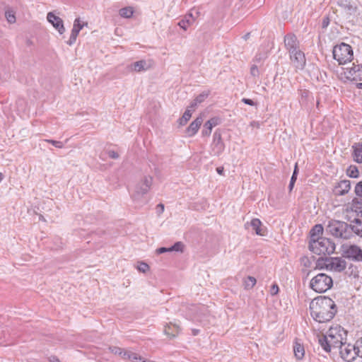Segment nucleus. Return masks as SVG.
Returning <instances> with one entry per match:
<instances>
[{
  "mask_svg": "<svg viewBox=\"0 0 362 362\" xmlns=\"http://www.w3.org/2000/svg\"><path fill=\"white\" fill-rule=\"evenodd\" d=\"M310 315L313 318L324 323L330 321L337 313V305L334 301L327 296H319L310 303Z\"/></svg>",
  "mask_w": 362,
  "mask_h": 362,
  "instance_id": "f257e3e1",
  "label": "nucleus"
},
{
  "mask_svg": "<svg viewBox=\"0 0 362 362\" xmlns=\"http://www.w3.org/2000/svg\"><path fill=\"white\" fill-rule=\"evenodd\" d=\"M343 334L346 333L340 326L331 327L326 335L319 337L318 342L326 352H330L332 348H339L344 343Z\"/></svg>",
  "mask_w": 362,
  "mask_h": 362,
  "instance_id": "f03ea898",
  "label": "nucleus"
},
{
  "mask_svg": "<svg viewBox=\"0 0 362 362\" xmlns=\"http://www.w3.org/2000/svg\"><path fill=\"white\" fill-rule=\"evenodd\" d=\"M326 233L339 240L351 239V224L347 222L332 219L325 226Z\"/></svg>",
  "mask_w": 362,
  "mask_h": 362,
  "instance_id": "7ed1b4c3",
  "label": "nucleus"
},
{
  "mask_svg": "<svg viewBox=\"0 0 362 362\" xmlns=\"http://www.w3.org/2000/svg\"><path fill=\"white\" fill-rule=\"evenodd\" d=\"M335 248V243L329 238L325 237L316 240V241L309 242L310 250L318 255L332 254Z\"/></svg>",
  "mask_w": 362,
  "mask_h": 362,
  "instance_id": "20e7f679",
  "label": "nucleus"
},
{
  "mask_svg": "<svg viewBox=\"0 0 362 362\" xmlns=\"http://www.w3.org/2000/svg\"><path fill=\"white\" fill-rule=\"evenodd\" d=\"M333 286L332 278L325 273H319L310 281V288L317 293H325Z\"/></svg>",
  "mask_w": 362,
  "mask_h": 362,
  "instance_id": "39448f33",
  "label": "nucleus"
},
{
  "mask_svg": "<svg viewBox=\"0 0 362 362\" xmlns=\"http://www.w3.org/2000/svg\"><path fill=\"white\" fill-rule=\"evenodd\" d=\"M318 269H327L337 272L344 271L346 267V262L341 257L319 258L316 263Z\"/></svg>",
  "mask_w": 362,
  "mask_h": 362,
  "instance_id": "423d86ee",
  "label": "nucleus"
},
{
  "mask_svg": "<svg viewBox=\"0 0 362 362\" xmlns=\"http://www.w3.org/2000/svg\"><path fill=\"white\" fill-rule=\"evenodd\" d=\"M333 57L339 64H345L350 62L354 57L351 47L344 42H341L334 47L332 50Z\"/></svg>",
  "mask_w": 362,
  "mask_h": 362,
  "instance_id": "0eeeda50",
  "label": "nucleus"
},
{
  "mask_svg": "<svg viewBox=\"0 0 362 362\" xmlns=\"http://www.w3.org/2000/svg\"><path fill=\"white\" fill-rule=\"evenodd\" d=\"M152 183L153 177L151 176H144V178L136 185L135 192L132 195L134 202H139L143 196L150 190Z\"/></svg>",
  "mask_w": 362,
  "mask_h": 362,
  "instance_id": "6e6552de",
  "label": "nucleus"
},
{
  "mask_svg": "<svg viewBox=\"0 0 362 362\" xmlns=\"http://www.w3.org/2000/svg\"><path fill=\"white\" fill-rule=\"evenodd\" d=\"M341 254L343 257L349 260L356 262H362V249L356 245H343Z\"/></svg>",
  "mask_w": 362,
  "mask_h": 362,
  "instance_id": "1a4fd4ad",
  "label": "nucleus"
},
{
  "mask_svg": "<svg viewBox=\"0 0 362 362\" xmlns=\"http://www.w3.org/2000/svg\"><path fill=\"white\" fill-rule=\"evenodd\" d=\"M339 349L341 358L346 362H352L358 356L356 350V342L354 344L344 342Z\"/></svg>",
  "mask_w": 362,
  "mask_h": 362,
  "instance_id": "9d476101",
  "label": "nucleus"
},
{
  "mask_svg": "<svg viewBox=\"0 0 362 362\" xmlns=\"http://www.w3.org/2000/svg\"><path fill=\"white\" fill-rule=\"evenodd\" d=\"M290 59L293 65L298 69H303L305 65L306 59L304 53L298 49L289 52Z\"/></svg>",
  "mask_w": 362,
  "mask_h": 362,
  "instance_id": "9b49d317",
  "label": "nucleus"
},
{
  "mask_svg": "<svg viewBox=\"0 0 362 362\" xmlns=\"http://www.w3.org/2000/svg\"><path fill=\"white\" fill-rule=\"evenodd\" d=\"M212 151L214 156H219L224 150L225 145L222 140L220 130L215 131L213 135Z\"/></svg>",
  "mask_w": 362,
  "mask_h": 362,
  "instance_id": "f8f14e48",
  "label": "nucleus"
},
{
  "mask_svg": "<svg viewBox=\"0 0 362 362\" xmlns=\"http://www.w3.org/2000/svg\"><path fill=\"white\" fill-rule=\"evenodd\" d=\"M47 21L58 30L59 33L62 35L65 32L63 21L59 16L54 15L52 12H49L47 16Z\"/></svg>",
  "mask_w": 362,
  "mask_h": 362,
  "instance_id": "ddd939ff",
  "label": "nucleus"
},
{
  "mask_svg": "<svg viewBox=\"0 0 362 362\" xmlns=\"http://www.w3.org/2000/svg\"><path fill=\"white\" fill-rule=\"evenodd\" d=\"M284 44L288 53L299 49V42L294 34L289 33L284 37Z\"/></svg>",
  "mask_w": 362,
  "mask_h": 362,
  "instance_id": "4468645a",
  "label": "nucleus"
},
{
  "mask_svg": "<svg viewBox=\"0 0 362 362\" xmlns=\"http://www.w3.org/2000/svg\"><path fill=\"white\" fill-rule=\"evenodd\" d=\"M203 122L202 116L197 117L193 122H191L189 126L186 129V134L188 136H193L198 132L200 126Z\"/></svg>",
  "mask_w": 362,
  "mask_h": 362,
  "instance_id": "2eb2a0df",
  "label": "nucleus"
},
{
  "mask_svg": "<svg viewBox=\"0 0 362 362\" xmlns=\"http://www.w3.org/2000/svg\"><path fill=\"white\" fill-rule=\"evenodd\" d=\"M351 189V182L349 180H341L335 186L334 193L337 195H344L349 192Z\"/></svg>",
  "mask_w": 362,
  "mask_h": 362,
  "instance_id": "dca6fc26",
  "label": "nucleus"
},
{
  "mask_svg": "<svg viewBox=\"0 0 362 362\" xmlns=\"http://www.w3.org/2000/svg\"><path fill=\"white\" fill-rule=\"evenodd\" d=\"M351 238L355 235L362 238V219L354 218L351 221Z\"/></svg>",
  "mask_w": 362,
  "mask_h": 362,
  "instance_id": "f3484780",
  "label": "nucleus"
},
{
  "mask_svg": "<svg viewBox=\"0 0 362 362\" xmlns=\"http://www.w3.org/2000/svg\"><path fill=\"white\" fill-rule=\"evenodd\" d=\"M324 228L321 224H316L311 229L310 234V238L309 242H312L313 240H318L322 238L321 235L323 233Z\"/></svg>",
  "mask_w": 362,
  "mask_h": 362,
  "instance_id": "a211bd4d",
  "label": "nucleus"
},
{
  "mask_svg": "<svg viewBox=\"0 0 362 362\" xmlns=\"http://www.w3.org/2000/svg\"><path fill=\"white\" fill-rule=\"evenodd\" d=\"M293 353L296 360H302L305 356V349L302 344L296 341L293 344Z\"/></svg>",
  "mask_w": 362,
  "mask_h": 362,
  "instance_id": "6ab92c4d",
  "label": "nucleus"
},
{
  "mask_svg": "<svg viewBox=\"0 0 362 362\" xmlns=\"http://www.w3.org/2000/svg\"><path fill=\"white\" fill-rule=\"evenodd\" d=\"M248 226H250L252 227V230H254L255 231L256 234L259 235H264V233L262 232V230L261 228L262 222L260 221L259 219H258V218L252 219L250 223L247 222L245 224V226L246 228L248 227Z\"/></svg>",
  "mask_w": 362,
  "mask_h": 362,
  "instance_id": "aec40b11",
  "label": "nucleus"
},
{
  "mask_svg": "<svg viewBox=\"0 0 362 362\" xmlns=\"http://www.w3.org/2000/svg\"><path fill=\"white\" fill-rule=\"evenodd\" d=\"M338 5L350 11L357 9L356 0H338Z\"/></svg>",
  "mask_w": 362,
  "mask_h": 362,
  "instance_id": "412c9836",
  "label": "nucleus"
},
{
  "mask_svg": "<svg viewBox=\"0 0 362 362\" xmlns=\"http://www.w3.org/2000/svg\"><path fill=\"white\" fill-rule=\"evenodd\" d=\"M131 66L133 71L140 72L148 70L150 68V64L146 60H140L133 63Z\"/></svg>",
  "mask_w": 362,
  "mask_h": 362,
  "instance_id": "4be33fe9",
  "label": "nucleus"
},
{
  "mask_svg": "<svg viewBox=\"0 0 362 362\" xmlns=\"http://www.w3.org/2000/svg\"><path fill=\"white\" fill-rule=\"evenodd\" d=\"M352 148L354 160L358 163H362V144H356Z\"/></svg>",
  "mask_w": 362,
  "mask_h": 362,
  "instance_id": "5701e85b",
  "label": "nucleus"
},
{
  "mask_svg": "<svg viewBox=\"0 0 362 362\" xmlns=\"http://www.w3.org/2000/svg\"><path fill=\"white\" fill-rule=\"evenodd\" d=\"M195 21V18L193 16L192 13H189L187 15L184 19L181 20L178 23V25L186 30L187 28L192 25Z\"/></svg>",
  "mask_w": 362,
  "mask_h": 362,
  "instance_id": "b1692460",
  "label": "nucleus"
},
{
  "mask_svg": "<svg viewBox=\"0 0 362 362\" xmlns=\"http://www.w3.org/2000/svg\"><path fill=\"white\" fill-rule=\"evenodd\" d=\"M180 332V327L176 324H170L165 327L164 332L170 337H176Z\"/></svg>",
  "mask_w": 362,
  "mask_h": 362,
  "instance_id": "393cba45",
  "label": "nucleus"
},
{
  "mask_svg": "<svg viewBox=\"0 0 362 362\" xmlns=\"http://www.w3.org/2000/svg\"><path fill=\"white\" fill-rule=\"evenodd\" d=\"M209 93L208 92H203L200 93L199 95H197L195 99L192 102L191 105L188 107L190 110L192 111L195 110L196 107L204 102L205 99L208 97Z\"/></svg>",
  "mask_w": 362,
  "mask_h": 362,
  "instance_id": "a878e982",
  "label": "nucleus"
},
{
  "mask_svg": "<svg viewBox=\"0 0 362 362\" xmlns=\"http://www.w3.org/2000/svg\"><path fill=\"white\" fill-rule=\"evenodd\" d=\"M119 13L122 17L129 18L133 16L134 9L131 6L124 7L119 11Z\"/></svg>",
  "mask_w": 362,
  "mask_h": 362,
  "instance_id": "bb28decb",
  "label": "nucleus"
},
{
  "mask_svg": "<svg viewBox=\"0 0 362 362\" xmlns=\"http://www.w3.org/2000/svg\"><path fill=\"white\" fill-rule=\"evenodd\" d=\"M192 110L187 108L184 112L182 117L179 119V123L181 126H183L187 124V122L189 120L192 116Z\"/></svg>",
  "mask_w": 362,
  "mask_h": 362,
  "instance_id": "cd10ccee",
  "label": "nucleus"
},
{
  "mask_svg": "<svg viewBox=\"0 0 362 362\" xmlns=\"http://www.w3.org/2000/svg\"><path fill=\"white\" fill-rule=\"evenodd\" d=\"M351 210L354 211L358 214H362V201H359L357 198H355L351 204Z\"/></svg>",
  "mask_w": 362,
  "mask_h": 362,
  "instance_id": "c85d7f7f",
  "label": "nucleus"
},
{
  "mask_svg": "<svg viewBox=\"0 0 362 362\" xmlns=\"http://www.w3.org/2000/svg\"><path fill=\"white\" fill-rule=\"evenodd\" d=\"M346 174L350 177L356 178L359 175V171L356 165H350L346 170Z\"/></svg>",
  "mask_w": 362,
  "mask_h": 362,
  "instance_id": "c756f323",
  "label": "nucleus"
},
{
  "mask_svg": "<svg viewBox=\"0 0 362 362\" xmlns=\"http://www.w3.org/2000/svg\"><path fill=\"white\" fill-rule=\"evenodd\" d=\"M360 68H362V65L354 64V66L349 69L346 78L351 81V78H354L355 74H356L358 71L360 72Z\"/></svg>",
  "mask_w": 362,
  "mask_h": 362,
  "instance_id": "7c9ffc66",
  "label": "nucleus"
},
{
  "mask_svg": "<svg viewBox=\"0 0 362 362\" xmlns=\"http://www.w3.org/2000/svg\"><path fill=\"white\" fill-rule=\"evenodd\" d=\"M256 279L252 276H247L244 281V286L245 289H250L256 284Z\"/></svg>",
  "mask_w": 362,
  "mask_h": 362,
  "instance_id": "2f4dec72",
  "label": "nucleus"
},
{
  "mask_svg": "<svg viewBox=\"0 0 362 362\" xmlns=\"http://www.w3.org/2000/svg\"><path fill=\"white\" fill-rule=\"evenodd\" d=\"M83 24H81L80 18H76L74 22L73 28L71 30V32H76L75 34L77 35H78L81 30L83 28Z\"/></svg>",
  "mask_w": 362,
  "mask_h": 362,
  "instance_id": "473e14b6",
  "label": "nucleus"
},
{
  "mask_svg": "<svg viewBox=\"0 0 362 362\" xmlns=\"http://www.w3.org/2000/svg\"><path fill=\"white\" fill-rule=\"evenodd\" d=\"M213 127L208 124V123L206 122L204 124V128L202 131V136H209L212 131Z\"/></svg>",
  "mask_w": 362,
  "mask_h": 362,
  "instance_id": "72a5a7b5",
  "label": "nucleus"
},
{
  "mask_svg": "<svg viewBox=\"0 0 362 362\" xmlns=\"http://www.w3.org/2000/svg\"><path fill=\"white\" fill-rule=\"evenodd\" d=\"M128 360L132 362H143V361H145L141 356L134 352H132Z\"/></svg>",
  "mask_w": 362,
  "mask_h": 362,
  "instance_id": "f704fd0d",
  "label": "nucleus"
},
{
  "mask_svg": "<svg viewBox=\"0 0 362 362\" xmlns=\"http://www.w3.org/2000/svg\"><path fill=\"white\" fill-rule=\"evenodd\" d=\"M183 244L181 242L175 243L172 247H170V252L176 251V252H182L183 250Z\"/></svg>",
  "mask_w": 362,
  "mask_h": 362,
  "instance_id": "c9c22d12",
  "label": "nucleus"
},
{
  "mask_svg": "<svg viewBox=\"0 0 362 362\" xmlns=\"http://www.w3.org/2000/svg\"><path fill=\"white\" fill-rule=\"evenodd\" d=\"M137 269L141 272L145 273L149 269V266L146 263L141 262L138 263Z\"/></svg>",
  "mask_w": 362,
  "mask_h": 362,
  "instance_id": "e433bc0d",
  "label": "nucleus"
},
{
  "mask_svg": "<svg viewBox=\"0 0 362 362\" xmlns=\"http://www.w3.org/2000/svg\"><path fill=\"white\" fill-rule=\"evenodd\" d=\"M45 141L52 144L56 148H62L64 147V144L62 141H55L52 139H45Z\"/></svg>",
  "mask_w": 362,
  "mask_h": 362,
  "instance_id": "4c0bfd02",
  "label": "nucleus"
},
{
  "mask_svg": "<svg viewBox=\"0 0 362 362\" xmlns=\"http://www.w3.org/2000/svg\"><path fill=\"white\" fill-rule=\"evenodd\" d=\"M354 192L358 197L362 198V181L356 185Z\"/></svg>",
  "mask_w": 362,
  "mask_h": 362,
  "instance_id": "58836bf2",
  "label": "nucleus"
},
{
  "mask_svg": "<svg viewBox=\"0 0 362 362\" xmlns=\"http://www.w3.org/2000/svg\"><path fill=\"white\" fill-rule=\"evenodd\" d=\"M267 57V53L263 52V53H258L255 55L254 61L256 62H260L261 61L264 60Z\"/></svg>",
  "mask_w": 362,
  "mask_h": 362,
  "instance_id": "ea45409f",
  "label": "nucleus"
},
{
  "mask_svg": "<svg viewBox=\"0 0 362 362\" xmlns=\"http://www.w3.org/2000/svg\"><path fill=\"white\" fill-rule=\"evenodd\" d=\"M356 350L358 357L362 358V337L356 341Z\"/></svg>",
  "mask_w": 362,
  "mask_h": 362,
  "instance_id": "a19ab883",
  "label": "nucleus"
},
{
  "mask_svg": "<svg viewBox=\"0 0 362 362\" xmlns=\"http://www.w3.org/2000/svg\"><path fill=\"white\" fill-rule=\"evenodd\" d=\"M220 119L218 117H213L209 120L206 121L209 125L212 127H214L220 124Z\"/></svg>",
  "mask_w": 362,
  "mask_h": 362,
  "instance_id": "79ce46f5",
  "label": "nucleus"
},
{
  "mask_svg": "<svg viewBox=\"0 0 362 362\" xmlns=\"http://www.w3.org/2000/svg\"><path fill=\"white\" fill-rule=\"evenodd\" d=\"M75 33H76L75 31L71 33L70 37H69V40L66 42V43L69 45H72L76 42L78 35L76 34H75Z\"/></svg>",
  "mask_w": 362,
  "mask_h": 362,
  "instance_id": "37998d69",
  "label": "nucleus"
},
{
  "mask_svg": "<svg viewBox=\"0 0 362 362\" xmlns=\"http://www.w3.org/2000/svg\"><path fill=\"white\" fill-rule=\"evenodd\" d=\"M190 310H192V311H194L195 312V315H198L199 311H202L204 310H206V308H205V307L204 305L197 306V305H193L191 306Z\"/></svg>",
  "mask_w": 362,
  "mask_h": 362,
  "instance_id": "c03bdc74",
  "label": "nucleus"
},
{
  "mask_svg": "<svg viewBox=\"0 0 362 362\" xmlns=\"http://www.w3.org/2000/svg\"><path fill=\"white\" fill-rule=\"evenodd\" d=\"M250 74L254 77H259V71L257 65H252L250 69Z\"/></svg>",
  "mask_w": 362,
  "mask_h": 362,
  "instance_id": "a18cd8bd",
  "label": "nucleus"
},
{
  "mask_svg": "<svg viewBox=\"0 0 362 362\" xmlns=\"http://www.w3.org/2000/svg\"><path fill=\"white\" fill-rule=\"evenodd\" d=\"M6 17L7 21L11 23H14L16 21V17L13 13L6 12Z\"/></svg>",
  "mask_w": 362,
  "mask_h": 362,
  "instance_id": "49530a36",
  "label": "nucleus"
},
{
  "mask_svg": "<svg viewBox=\"0 0 362 362\" xmlns=\"http://www.w3.org/2000/svg\"><path fill=\"white\" fill-rule=\"evenodd\" d=\"M279 286L277 284H273L270 289V293L272 296L276 295L279 292Z\"/></svg>",
  "mask_w": 362,
  "mask_h": 362,
  "instance_id": "de8ad7c7",
  "label": "nucleus"
},
{
  "mask_svg": "<svg viewBox=\"0 0 362 362\" xmlns=\"http://www.w3.org/2000/svg\"><path fill=\"white\" fill-rule=\"evenodd\" d=\"M298 173V165H297V163H296L295 168H294V170H293V175L291 176V180H293L294 179V181H296Z\"/></svg>",
  "mask_w": 362,
  "mask_h": 362,
  "instance_id": "09e8293b",
  "label": "nucleus"
},
{
  "mask_svg": "<svg viewBox=\"0 0 362 362\" xmlns=\"http://www.w3.org/2000/svg\"><path fill=\"white\" fill-rule=\"evenodd\" d=\"M107 154L110 158H113V159H117L119 158V154L115 151H109L107 152Z\"/></svg>",
  "mask_w": 362,
  "mask_h": 362,
  "instance_id": "8fccbe9b",
  "label": "nucleus"
},
{
  "mask_svg": "<svg viewBox=\"0 0 362 362\" xmlns=\"http://www.w3.org/2000/svg\"><path fill=\"white\" fill-rule=\"evenodd\" d=\"M131 354H132V351H130L122 350V354L120 356H122V358L128 360L130 357Z\"/></svg>",
  "mask_w": 362,
  "mask_h": 362,
  "instance_id": "3c124183",
  "label": "nucleus"
},
{
  "mask_svg": "<svg viewBox=\"0 0 362 362\" xmlns=\"http://www.w3.org/2000/svg\"><path fill=\"white\" fill-rule=\"evenodd\" d=\"M156 209L158 214H161L164 211V205L163 204H158L156 206Z\"/></svg>",
  "mask_w": 362,
  "mask_h": 362,
  "instance_id": "603ef678",
  "label": "nucleus"
},
{
  "mask_svg": "<svg viewBox=\"0 0 362 362\" xmlns=\"http://www.w3.org/2000/svg\"><path fill=\"white\" fill-rule=\"evenodd\" d=\"M242 102L244 103L245 104H247V105H249L251 106H253L255 105L254 101L249 98H243Z\"/></svg>",
  "mask_w": 362,
  "mask_h": 362,
  "instance_id": "864d4df0",
  "label": "nucleus"
},
{
  "mask_svg": "<svg viewBox=\"0 0 362 362\" xmlns=\"http://www.w3.org/2000/svg\"><path fill=\"white\" fill-rule=\"evenodd\" d=\"M166 252H170V247H160L157 250V253H158V254H162V253H164Z\"/></svg>",
  "mask_w": 362,
  "mask_h": 362,
  "instance_id": "5fc2aeb1",
  "label": "nucleus"
},
{
  "mask_svg": "<svg viewBox=\"0 0 362 362\" xmlns=\"http://www.w3.org/2000/svg\"><path fill=\"white\" fill-rule=\"evenodd\" d=\"M112 351L114 352L115 354L122 355V349L118 347H114L112 349Z\"/></svg>",
  "mask_w": 362,
  "mask_h": 362,
  "instance_id": "6e6d98bb",
  "label": "nucleus"
},
{
  "mask_svg": "<svg viewBox=\"0 0 362 362\" xmlns=\"http://www.w3.org/2000/svg\"><path fill=\"white\" fill-rule=\"evenodd\" d=\"M295 182H296V181H294V179L293 180H290V183L288 185V189H289L290 192L293 189Z\"/></svg>",
  "mask_w": 362,
  "mask_h": 362,
  "instance_id": "4d7b16f0",
  "label": "nucleus"
},
{
  "mask_svg": "<svg viewBox=\"0 0 362 362\" xmlns=\"http://www.w3.org/2000/svg\"><path fill=\"white\" fill-rule=\"evenodd\" d=\"M309 92L308 90H301V97L302 98H306L308 95Z\"/></svg>",
  "mask_w": 362,
  "mask_h": 362,
  "instance_id": "13d9d810",
  "label": "nucleus"
},
{
  "mask_svg": "<svg viewBox=\"0 0 362 362\" xmlns=\"http://www.w3.org/2000/svg\"><path fill=\"white\" fill-rule=\"evenodd\" d=\"M49 362H60L58 358L54 356L49 358Z\"/></svg>",
  "mask_w": 362,
  "mask_h": 362,
  "instance_id": "bf43d9fd",
  "label": "nucleus"
},
{
  "mask_svg": "<svg viewBox=\"0 0 362 362\" xmlns=\"http://www.w3.org/2000/svg\"><path fill=\"white\" fill-rule=\"evenodd\" d=\"M216 171L219 175H222L223 173V168L219 167L216 168Z\"/></svg>",
  "mask_w": 362,
  "mask_h": 362,
  "instance_id": "052dcab7",
  "label": "nucleus"
},
{
  "mask_svg": "<svg viewBox=\"0 0 362 362\" xmlns=\"http://www.w3.org/2000/svg\"><path fill=\"white\" fill-rule=\"evenodd\" d=\"M356 87L359 89H362V83H356Z\"/></svg>",
  "mask_w": 362,
  "mask_h": 362,
  "instance_id": "680f3d73",
  "label": "nucleus"
},
{
  "mask_svg": "<svg viewBox=\"0 0 362 362\" xmlns=\"http://www.w3.org/2000/svg\"><path fill=\"white\" fill-rule=\"evenodd\" d=\"M192 332H193V335H197L199 333V330L198 329H193Z\"/></svg>",
  "mask_w": 362,
  "mask_h": 362,
  "instance_id": "e2e57ef3",
  "label": "nucleus"
},
{
  "mask_svg": "<svg viewBox=\"0 0 362 362\" xmlns=\"http://www.w3.org/2000/svg\"><path fill=\"white\" fill-rule=\"evenodd\" d=\"M4 179V175L0 173V182H1V180Z\"/></svg>",
  "mask_w": 362,
  "mask_h": 362,
  "instance_id": "0e129e2a",
  "label": "nucleus"
},
{
  "mask_svg": "<svg viewBox=\"0 0 362 362\" xmlns=\"http://www.w3.org/2000/svg\"><path fill=\"white\" fill-rule=\"evenodd\" d=\"M327 23L324 21V23H323V26H324V27H325V26H326V25H327Z\"/></svg>",
  "mask_w": 362,
  "mask_h": 362,
  "instance_id": "69168bd1",
  "label": "nucleus"
},
{
  "mask_svg": "<svg viewBox=\"0 0 362 362\" xmlns=\"http://www.w3.org/2000/svg\"><path fill=\"white\" fill-rule=\"evenodd\" d=\"M327 23L324 21V23H323V26H324V27H325V26H326V25H327Z\"/></svg>",
  "mask_w": 362,
  "mask_h": 362,
  "instance_id": "338daca9",
  "label": "nucleus"
}]
</instances>
